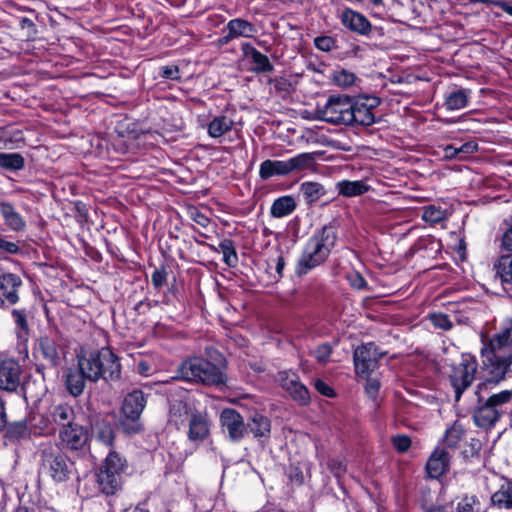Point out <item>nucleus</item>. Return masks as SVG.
<instances>
[{"mask_svg": "<svg viewBox=\"0 0 512 512\" xmlns=\"http://www.w3.org/2000/svg\"><path fill=\"white\" fill-rule=\"evenodd\" d=\"M490 350H485L484 376L485 380L478 384L475 392L481 402L483 392H488L490 388L510 375V365L512 364V346L507 341L506 336H495L490 340Z\"/></svg>", "mask_w": 512, "mask_h": 512, "instance_id": "obj_1", "label": "nucleus"}, {"mask_svg": "<svg viewBox=\"0 0 512 512\" xmlns=\"http://www.w3.org/2000/svg\"><path fill=\"white\" fill-rule=\"evenodd\" d=\"M79 368L91 382L103 379L106 382L118 381L121 377L119 358L110 348L82 352L77 355Z\"/></svg>", "mask_w": 512, "mask_h": 512, "instance_id": "obj_2", "label": "nucleus"}, {"mask_svg": "<svg viewBox=\"0 0 512 512\" xmlns=\"http://www.w3.org/2000/svg\"><path fill=\"white\" fill-rule=\"evenodd\" d=\"M335 241L336 232L333 226H324L321 231L313 235L301 256L300 272L306 273L308 270L322 264L330 254Z\"/></svg>", "mask_w": 512, "mask_h": 512, "instance_id": "obj_3", "label": "nucleus"}, {"mask_svg": "<svg viewBox=\"0 0 512 512\" xmlns=\"http://www.w3.org/2000/svg\"><path fill=\"white\" fill-rule=\"evenodd\" d=\"M178 377L185 381L201 382L207 385H219L225 382L222 371L211 362L200 357L183 361L177 369Z\"/></svg>", "mask_w": 512, "mask_h": 512, "instance_id": "obj_4", "label": "nucleus"}, {"mask_svg": "<svg viewBox=\"0 0 512 512\" xmlns=\"http://www.w3.org/2000/svg\"><path fill=\"white\" fill-rule=\"evenodd\" d=\"M41 470L55 482L67 481L73 471V462L56 444H46L41 451Z\"/></svg>", "mask_w": 512, "mask_h": 512, "instance_id": "obj_5", "label": "nucleus"}, {"mask_svg": "<svg viewBox=\"0 0 512 512\" xmlns=\"http://www.w3.org/2000/svg\"><path fill=\"white\" fill-rule=\"evenodd\" d=\"M125 461L114 451H110L97 475L103 493L114 494L121 485V474Z\"/></svg>", "mask_w": 512, "mask_h": 512, "instance_id": "obj_6", "label": "nucleus"}, {"mask_svg": "<svg viewBox=\"0 0 512 512\" xmlns=\"http://www.w3.org/2000/svg\"><path fill=\"white\" fill-rule=\"evenodd\" d=\"M352 97L346 95L330 96L323 107L316 111L317 118L333 125H349Z\"/></svg>", "mask_w": 512, "mask_h": 512, "instance_id": "obj_7", "label": "nucleus"}, {"mask_svg": "<svg viewBox=\"0 0 512 512\" xmlns=\"http://www.w3.org/2000/svg\"><path fill=\"white\" fill-rule=\"evenodd\" d=\"M145 406L146 399L140 390H134L124 398L122 405L124 419L121 421V424L127 432L135 433L140 430L138 420Z\"/></svg>", "mask_w": 512, "mask_h": 512, "instance_id": "obj_8", "label": "nucleus"}, {"mask_svg": "<svg viewBox=\"0 0 512 512\" xmlns=\"http://www.w3.org/2000/svg\"><path fill=\"white\" fill-rule=\"evenodd\" d=\"M477 367V361L471 356L463 357L461 362L453 367L450 380L453 388L455 389V397L457 401L460 399L463 391L466 390L474 381Z\"/></svg>", "mask_w": 512, "mask_h": 512, "instance_id": "obj_9", "label": "nucleus"}, {"mask_svg": "<svg viewBox=\"0 0 512 512\" xmlns=\"http://www.w3.org/2000/svg\"><path fill=\"white\" fill-rule=\"evenodd\" d=\"M382 353L378 351L374 343H367L357 347L354 351V365L358 375L362 377L374 371L378 367V362Z\"/></svg>", "mask_w": 512, "mask_h": 512, "instance_id": "obj_10", "label": "nucleus"}, {"mask_svg": "<svg viewBox=\"0 0 512 512\" xmlns=\"http://www.w3.org/2000/svg\"><path fill=\"white\" fill-rule=\"evenodd\" d=\"M377 98L360 97L352 98V109H350L349 125L370 126L375 123V116L372 110L377 107Z\"/></svg>", "mask_w": 512, "mask_h": 512, "instance_id": "obj_11", "label": "nucleus"}, {"mask_svg": "<svg viewBox=\"0 0 512 512\" xmlns=\"http://www.w3.org/2000/svg\"><path fill=\"white\" fill-rule=\"evenodd\" d=\"M220 423L227 431L228 438L233 442L242 440L247 432V423H244L243 417L235 409H224L220 414Z\"/></svg>", "mask_w": 512, "mask_h": 512, "instance_id": "obj_12", "label": "nucleus"}, {"mask_svg": "<svg viewBox=\"0 0 512 512\" xmlns=\"http://www.w3.org/2000/svg\"><path fill=\"white\" fill-rule=\"evenodd\" d=\"M62 445L69 450H82L88 441L87 430L77 423L62 428L59 432Z\"/></svg>", "mask_w": 512, "mask_h": 512, "instance_id": "obj_13", "label": "nucleus"}, {"mask_svg": "<svg viewBox=\"0 0 512 512\" xmlns=\"http://www.w3.org/2000/svg\"><path fill=\"white\" fill-rule=\"evenodd\" d=\"M21 383V367L18 362L8 359L0 362V389L13 392Z\"/></svg>", "mask_w": 512, "mask_h": 512, "instance_id": "obj_14", "label": "nucleus"}, {"mask_svg": "<svg viewBox=\"0 0 512 512\" xmlns=\"http://www.w3.org/2000/svg\"><path fill=\"white\" fill-rule=\"evenodd\" d=\"M22 285L21 278L16 274L7 273L0 276V306L6 302L16 304L19 301L18 292Z\"/></svg>", "mask_w": 512, "mask_h": 512, "instance_id": "obj_15", "label": "nucleus"}, {"mask_svg": "<svg viewBox=\"0 0 512 512\" xmlns=\"http://www.w3.org/2000/svg\"><path fill=\"white\" fill-rule=\"evenodd\" d=\"M224 31L227 33L221 38V42L227 44L239 37H253L256 33V28L251 22L245 19L235 18L226 24Z\"/></svg>", "mask_w": 512, "mask_h": 512, "instance_id": "obj_16", "label": "nucleus"}, {"mask_svg": "<svg viewBox=\"0 0 512 512\" xmlns=\"http://www.w3.org/2000/svg\"><path fill=\"white\" fill-rule=\"evenodd\" d=\"M35 354L45 360L51 367L58 366L61 360L58 344L53 338L48 336H43L38 339Z\"/></svg>", "mask_w": 512, "mask_h": 512, "instance_id": "obj_17", "label": "nucleus"}, {"mask_svg": "<svg viewBox=\"0 0 512 512\" xmlns=\"http://www.w3.org/2000/svg\"><path fill=\"white\" fill-rule=\"evenodd\" d=\"M196 412L197 410L189 402L183 399H175L170 405L169 423L180 429Z\"/></svg>", "mask_w": 512, "mask_h": 512, "instance_id": "obj_18", "label": "nucleus"}, {"mask_svg": "<svg viewBox=\"0 0 512 512\" xmlns=\"http://www.w3.org/2000/svg\"><path fill=\"white\" fill-rule=\"evenodd\" d=\"M341 23L349 30L361 34L367 35L370 33L372 25L369 20L359 12L352 9H345L341 14Z\"/></svg>", "mask_w": 512, "mask_h": 512, "instance_id": "obj_19", "label": "nucleus"}, {"mask_svg": "<svg viewBox=\"0 0 512 512\" xmlns=\"http://www.w3.org/2000/svg\"><path fill=\"white\" fill-rule=\"evenodd\" d=\"M485 394H487V392H483V400L481 402L477 397L479 405L473 414L475 424L481 428L492 426L501 416L498 410H495L493 406L488 403Z\"/></svg>", "mask_w": 512, "mask_h": 512, "instance_id": "obj_20", "label": "nucleus"}, {"mask_svg": "<svg viewBox=\"0 0 512 512\" xmlns=\"http://www.w3.org/2000/svg\"><path fill=\"white\" fill-rule=\"evenodd\" d=\"M0 214L4 224L14 232H23L26 229V221L15 209L13 204L7 201H0Z\"/></svg>", "mask_w": 512, "mask_h": 512, "instance_id": "obj_21", "label": "nucleus"}, {"mask_svg": "<svg viewBox=\"0 0 512 512\" xmlns=\"http://www.w3.org/2000/svg\"><path fill=\"white\" fill-rule=\"evenodd\" d=\"M450 454L446 449L437 448L427 461L426 469L431 478L442 476L449 467Z\"/></svg>", "mask_w": 512, "mask_h": 512, "instance_id": "obj_22", "label": "nucleus"}, {"mask_svg": "<svg viewBox=\"0 0 512 512\" xmlns=\"http://www.w3.org/2000/svg\"><path fill=\"white\" fill-rule=\"evenodd\" d=\"M187 423V436L191 442H201L209 435V422L203 413L197 411Z\"/></svg>", "mask_w": 512, "mask_h": 512, "instance_id": "obj_23", "label": "nucleus"}, {"mask_svg": "<svg viewBox=\"0 0 512 512\" xmlns=\"http://www.w3.org/2000/svg\"><path fill=\"white\" fill-rule=\"evenodd\" d=\"M247 431L259 441H266L270 437L271 421L268 417L255 413L247 421Z\"/></svg>", "mask_w": 512, "mask_h": 512, "instance_id": "obj_24", "label": "nucleus"}, {"mask_svg": "<svg viewBox=\"0 0 512 512\" xmlns=\"http://www.w3.org/2000/svg\"><path fill=\"white\" fill-rule=\"evenodd\" d=\"M242 51L245 56L250 57L255 65L254 71L257 73H271L274 70L269 58L254 48L249 43L242 44Z\"/></svg>", "mask_w": 512, "mask_h": 512, "instance_id": "obj_25", "label": "nucleus"}, {"mask_svg": "<svg viewBox=\"0 0 512 512\" xmlns=\"http://www.w3.org/2000/svg\"><path fill=\"white\" fill-rule=\"evenodd\" d=\"M471 97V90L456 88L448 92L445 97V106L449 111H457L468 106Z\"/></svg>", "mask_w": 512, "mask_h": 512, "instance_id": "obj_26", "label": "nucleus"}, {"mask_svg": "<svg viewBox=\"0 0 512 512\" xmlns=\"http://www.w3.org/2000/svg\"><path fill=\"white\" fill-rule=\"evenodd\" d=\"M86 380H88L86 375L79 367L75 369H68L65 379V385L68 392L74 397L79 396L84 391Z\"/></svg>", "mask_w": 512, "mask_h": 512, "instance_id": "obj_27", "label": "nucleus"}, {"mask_svg": "<svg viewBox=\"0 0 512 512\" xmlns=\"http://www.w3.org/2000/svg\"><path fill=\"white\" fill-rule=\"evenodd\" d=\"M336 189L339 195L350 198L365 194L370 190V186L363 180H342L336 183Z\"/></svg>", "mask_w": 512, "mask_h": 512, "instance_id": "obj_28", "label": "nucleus"}, {"mask_svg": "<svg viewBox=\"0 0 512 512\" xmlns=\"http://www.w3.org/2000/svg\"><path fill=\"white\" fill-rule=\"evenodd\" d=\"M286 163L288 175L292 173H300L314 168L315 157L313 153H300L287 159Z\"/></svg>", "mask_w": 512, "mask_h": 512, "instance_id": "obj_29", "label": "nucleus"}, {"mask_svg": "<svg viewBox=\"0 0 512 512\" xmlns=\"http://www.w3.org/2000/svg\"><path fill=\"white\" fill-rule=\"evenodd\" d=\"M286 175H288L286 160H265L260 164L259 176L263 180Z\"/></svg>", "mask_w": 512, "mask_h": 512, "instance_id": "obj_30", "label": "nucleus"}, {"mask_svg": "<svg viewBox=\"0 0 512 512\" xmlns=\"http://www.w3.org/2000/svg\"><path fill=\"white\" fill-rule=\"evenodd\" d=\"M50 416L54 423L62 428L74 424L75 413L73 408L68 404L55 405L50 410Z\"/></svg>", "mask_w": 512, "mask_h": 512, "instance_id": "obj_31", "label": "nucleus"}, {"mask_svg": "<svg viewBox=\"0 0 512 512\" xmlns=\"http://www.w3.org/2000/svg\"><path fill=\"white\" fill-rule=\"evenodd\" d=\"M299 190L304 200L309 205L317 202L326 194V190L322 184L312 181L303 182Z\"/></svg>", "mask_w": 512, "mask_h": 512, "instance_id": "obj_32", "label": "nucleus"}, {"mask_svg": "<svg viewBox=\"0 0 512 512\" xmlns=\"http://www.w3.org/2000/svg\"><path fill=\"white\" fill-rule=\"evenodd\" d=\"M296 208V202L292 196H282L274 200L270 213L275 218H282L291 214Z\"/></svg>", "mask_w": 512, "mask_h": 512, "instance_id": "obj_33", "label": "nucleus"}, {"mask_svg": "<svg viewBox=\"0 0 512 512\" xmlns=\"http://www.w3.org/2000/svg\"><path fill=\"white\" fill-rule=\"evenodd\" d=\"M11 316L18 339L26 340L29 333L28 311L26 309H13Z\"/></svg>", "mask_w": 512, "mask_h": 512, "instance_id": "obj_34", "label": "nucleus"}, {"mask_svg": "<svg viewBox=\"0 0 512 512\" xmlns=\"http://www.w3.org/2000/svg\"><path fill=\"white\" fill-rule=\"evenodd\" d=\"M233 126V121L227 116L220 115L214 117L208 124V134L212 138H219L226 132L230 131Z\"/></svg>", "mask_w": 512, "mask_h": 512, "instance_id": "obj_35", "label": "nucleus"}, {"mask_svg": "<svg viewBox=\"0 0 512 512\" xmlns=\"http://www.w3.org/2000/svg\"><path fill=\"white\" fill-rule=\"evenodd\" d=\"M492 504L500 509L512 508V482H506L491 497Z\"/></svg>", "mask_w": 512, "mask_h": 512, "instance_id": "obj_36", "label": "nucleus"}, {"mask_svg": "<svg viewBox=\"0 0 512 512\" xmlns=\"http://www.w3.org/2000/svg\"><path fill=\"white\" fill-rule=\"evenodd\" d=\"M25 166V160L19 153H0V167L8 171H19Z\"/></svg>", "mask_w": 512, "mask_h": 512, "instance_id": "obj_37", "label": "nucleus"}, {"mask_svg": "<svg viewBox=\"0 0 512 512\" xmlns=\"http://www.w3.org/2000/svg\"><path fill=\"white\" fill-rule=\"evenodd\" d=\"M502 283L512 284V254L502 256L495 265Z\"/></svg>", "mask_w": 512, "mask_h": 512, "instance_id": "obj_38", "label": "nucleus"}, {"mask_svg": "<svg viewBox=\"0 0 512 512\" xmlns=\"http://www.w3.org/2000/svg\"><path fill=\"white\" fill-rule=\"evenodd\" d=\"M486 399L488 403L492 405L495 410H498L500 415H502L504 413V406L512 402V389L491 394L486 397Z\"/></svg>", "mask_w": 512, "mask_h": 512, "instance_id": "obj_39", "label": "nucleus"}, {"mask_svg": "<svg viewBox=\"0 0 512 512\" xmlns=\"http://www.w3.org/2000/svg\"><path fill=\"white\" fill-rule=\"evenodd\" d=\"M219 251L223 254V261L230 267H235L238 263V256L234 248L233 242L224 239L219 243Z\"/></svg>", "mask_w": 512, "mask_h": 512, "instance_id": "obj_40", "label": "nucleus"}, {"mask_svg": "<svg viewBox=\"0 0 512 512\" xmlns=\"http://www.w3.org/2000/svg\"><path fill=\"white\" fill-rule=\"evenodd\" d=\"M93 432L96 440L110 447L114 441V431L109 424L98 423L94 426Z\"/></svg>", "mask_w": 512, "mask_h": 512, "instance_id": "obj_41", "label": "nucleus"}, {"mask_svg": "<svg viewBox=\"0 0 512 512\" xmlns=\"http://www.w3.org/2000/svg\"><path fill=\"white\" fill-rule=\"evenodd\" d=\"M463 437L464 429L462 426L454 424L452 427L447 429L443 441L448 448H455Z\"/></svg>", "mask_w": 512, "mask_h": 512, "instance_id": "obj_42", "label": "nucleus"}, {"mask_svg": "<svg viewBox=\"0 0 512 512\" xmlns=\"http://www.w3.org/2000/svg\"><path fill=\"white\" fill-rule=\"evenodd\" d=\"M428 318L436 329L449 331L453 328V321L447 314L435 312L431 313Z\"/></svg>", "mask_w": 512, "mask_h": 512, "instance_id": "obj_43", "label": "nucleus"}, {"mask_svg": "<svg viewBox=\"0 0 512 512\" xmlns=\"http://www.w3.org/2000/svg\"><path fill=\"white\" fill-rule=\"evenodd\" d=\"M446 218V211L436 206L425 207L422 214V219L429 223H439Z\"/></svg>", "mask_w": 512, "mask_h": 512, "instance_id": "obj_44", "label": "nucleus"}, {"mask_svg": "<svg viewBox=\"0 0 512 512\" xmlns=\"http://www.w3.org/2000/svg\"><path fill=\"white\" fill-rule=\"evenodd\" d=\"M356 76L353 72L340 69L334 72L333 81L341 87L352 86L355 82Z\"/></svg>", "mask_w": 512, "mask_h": 512, "instance_id": "obj_45", "label": "nucleus"}, {"mask_svg": "<svg viewBox=\"0 0 512 512\" xmlns=\"http://www.w3.org/2000/svg\"><path fill=\"white\" fill-rule=\"evenodd\" d=\"M480 502L475 496H465L457 505V512H479Z\"/></svg>", "mask_w": 512, "mask_h": 512, "instance_id": "obj_46", "label": "nucleus"}, {"mask_svg": "<svg viewBox=\"0 0 512 512\" xmlns=\"http://www.w3.org/2000/svg\"><path fill=\"white\" fill-rule=\"evenodd\" d=\"M289 394L294 400L300 402L301 404H306L309 401V392L307 388L302 383H300V381L297 382Z\"/></svg>", "mask_w": 512, "mask_h": 512, "instance_id": "obj_47", "label": "nucleus"}, {"mask_svg": "<svg viewBox=\"0 0 512 512\" xmlns=\"http://www.w3.org/2000/svg\"><path fill=\"white\" fill-rule=\"evenodd\" d=\"M279 381L283 389L289 393L299 381V377L293 372H281L279 373Z\"/></svg>", "mask_w": 512, "mask_h": 512, "instance_id": "obj_48", "label": "nucleus"}, {"mask_svg": "<svg viewBox=\"0 0 512 512\" xmlns=\"http://www.w3.org/2000/svg\"><path fill=\"white\" fill-rule=\"evenodd\" d=\"M314 44L317 49L329 52L335 48H337L336 40L331 36H319L314 39Z\"/></svg>", "mask_w": 512, "mask_h": 512, "instance_id": "obj_49", "label": "nucleus"}, {"mask_svg": "<svg viewBox=\"0 0 512 512\" xmlns=\"http://www.w3.org/2000/svg\"><path fill=\"white\" fill-rule=\"evenodd\" d=\"M349 284L357 290H365L367 288V282L363 276L357 271H351L346 276Z\"/></svg>", "mask_w": 512, "mask_h": 512, "instance_id": "obj_50", "label": "nucleus"}, {"mask_svg": "<svg viewBox=\"0 0 512 512\" xmlns=\"http://www.w3.org/2000/svg\"><path fill=\"white\" fill-rule=\"evenodd\" d=\"M332 353V348L329 344L323 343L319 345L313 352V356L319 363H326Z\"/></svg>", "mask_w": 512, "mask_h": 512, "instance_id": "obj_51", "label": "nucleus"}, {"mask_svg": "<svg viewBox=\"0 0 512 512\" xmlns=\"http://www.w3.org/2000/svg\"><path fill=\"white\" fill-rule=\"evenodd\" d=\"M159 75L162 78L169 80H179L180 79V71L178 66L176 65H168L160 68Z\"/></svg>", "mask_w": 512, "mask_h": 512, "instance_id": "obj_52", "label": "nucleus"}, {"mask_svg": "<svg viewBox=\"0 0 512 512\" xmlns=\"http://www.w3.org/2000/svg\"><path fill=\"white\" fill-rule=\"evenodd\" d=\"M19 250L16 242L9 241L0 235V254H17Z\"/></svg>", "mask_w": 512, "mask_h": 512, "instance_id": "obj_53", "label": "nucleus"}, {"mask_svg": "<svg viewBox=\"0 0 512 512\" xmlns=\"http://www.w3.org/2000/svg\"><path fill=\"white\" fill-rule=\"evenodd\" d=\"M269 268H274L276 275L273 276L275 280H278L282 277V272L285 267V260L282 255H278L275 259H272L271 262L268 263Z\"/></svg>", "mask_w": 512, "mask_h": 512, "instance_id": "obj_54", "label": "nucleus"}, {"mask_svg": "<svg viewBox=\"0 0 512 512\" xmlns=\"http://www.w3.org/2000/svg\"><path fill=\"white\" fill-rule=\"evenodd\" d=\"M380 389V382L376 378H367L365 391L367 395L373 400L376 399Z\"/></svg>", "mask_w": 512, "mask_h": 512, "instance_id": "obj_55", "label": "nucleus"}, {"mask_svg": "<svg viewBox=\"0 0 512 512\" xmlns=\"http://www.w3.org/2000/svg\"><path fill=\"white\" fill-rule=\"evenodd\" d=\"M167 272L164 268L156 269L151 275V282L155 288L159 289L166 281Z\"/></svg>", "mask_w": 512, "mask_h": 512, "instance_id": "obj_56", "label": "nucleus"}, {"mask_svg": "<svg viewBox=\"0 0 512 512\" xmlns=\"http://www.w3.org/2000/svg\"><path fill=\"white\" fill-rule=\"evenodd\" d=\"M393 445L397 451L403 453L409 449L411 445V440L408 436L399 435L393 438Z\"/></svg>", "mask_w": 512, "mask_h": 512, "instance_id": "obj_57", "label": "nucleus"}, {"mask_svg": "<svg viewBox=\"0 0 512 512\" xmlns=\"http://www.w3.org/2000/svg\"><path fill=\"white\" fill-rule=\"evenodd\" d=\"M328 467L336 477H340L346 471V466L344 463L337 459L330 460Z\"/></svg>", "mask_w": 512, "mask_h": 512, "instance_id": "obj_58", "label": "nucleus"}, {"mask_svg": "<svg viewBox=\"0 0 512 512\" xmlns=\"http://www.w3.org/2000/svg\"><path fill=\"white\" fill-rule=\"evenodd\" d=\"M33 385H35V383L33 382H30V381H27L26 383H24L23 385V391H24V394L25 396L29 395L30 397H40L44 394L45 392V387L44 385L42 384L41 387H40V390L38 392H35L33 391Z\"/></svg>", "mask_w": 512, "mask_h": 512, "instance_id": "obj_59", "label": "nucleus"}, {"mask_svg": "<svg viewBox=\"0 0 512 512\" xmlns=\"http://www.w3.org/2000/svg\"><path fill=\"white\" fill-rule=\"evenodd\" d=\"M191 218L203 228H206L210 224V219L198 210L191 211Z\"/></svg>", "mask_w": 512, "mask_h": 512, "instance_id": "obj_60", "label": "nucleus"}, {"mask_svg": "<svg viewBox=\"0 0 512 512\" xmlns=\"http://www.w3.org/2000/svg\"><path fill=\"white\" fill-rule=\"evenodd\" d=\"M315 388L320 394H322L324 396H327V397L334 396L333 389L322 380L315 381Z\"/></svg>", "mask_w": 512, "mask_h": 512, "instance_id": "obj_61", "label": "nucleus"}, {"mask_svg": "<svg viewBox=\"0 0 512 512\" xmlns=\"http://www.w3.org/2000/svg\"><path fill=\"white\" fill-rule=\"evenodd\" d=\"M478 150V144L473 141L466 142L458 147L459 154H472Z\"/></svg>", "mask_w": 512, "mask_h": 512, "instance_id": "obj_62", "label": "nucleus"}, {"mask_svg": "<svg viewBox=\"0 0 512 512\" xmlns=\"http://www.w3.org/2000/svg\"><path fill=\"white\" fill-rule=\"evenodd\" d=\"M503 247L507 250L512 251V225L510 228L504 233L502 239Z\"/></svg>", "mask_w": 512, "mask_h": 512, "instance_id": "obj_63", "label": "nucleus"}, {"mask_svg": "<svg viewBox=\"0 0 512 512\" xmlns=\"http://www.w3.org/2000/svg\"><path fill=\"white\" fill-rule=\"evenodd\" d=\"M459 155V151L457 147H454L452 145H447L444 148V157L448 159L455 158Z\"/></svg>", "mask_w": 512, "mask_h": 512, "instance_id": "obj_64", "label": "nucleus"}]
</instances>
